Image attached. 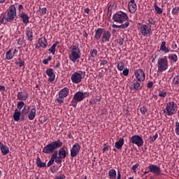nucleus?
I'll return each mask as SVG.
<instances>
[{"label":"nucleus","instance_id":"obj_61","mask_svg":"<svg viewBox=\"0 0 179 179\" xmlns=\"http://www.w3.org/2000/svg\"><path fill=\"white\" fill-rule=\"evenodd\" d=\"M107 62H108L106 59L101 60V65H106Z\"/></svg>","mask_w":179,"mask_h":179},{"label":"nucleus","instance_id":"obj_33","mask_svg":"<svg viewBox=\"0 0 179 179\" xmlns=\"http://www.w3.org/2000/svg\"><path fill=\"white\" fill-rule=\"evenodd\" d=\"M30 111V106L29 105H24V106L22 108L21 110V114L23 115H27V114H29V112Z\"/></svg>","mask_w":179,"mask_h":179},{"label":"nucleus","instance_id":"obj_31","mask_svg":"<svg viewBox=\"0 0 179 179\" xmlns=\"http://www.w3.org/2000/svg\"><path fill=\"white\" fill-rule=\"evenodd\" d=\"M36 166L39 169H43V167H47V164L45 162H41V159L39 157L36 158Z\"/></svg>","mask_w":179,"mask_h":179},{"label":"nucleus","instance_id":"obj_58","mask_svg":"<svg viewBox=\"0 0 179 179\" xmlns=\"http://www.w3.org/2000/svg\"><path fill=\"white\" fill-rule=\"evenodd\" d=\"M147 87L148 89H152V87H153V82L151 81L150 83H148Z\"/></svg>","mask_w":179,"mask_h":179},{"label":"nucleus","instance_id":"obj_29","mask_svg":"<svg viewBox=\"0 0 179 179\" xmlns=\"http://www.w3.org/2000/svg\"><path fill=\"white\" fill-rule=\"evenodd\" d=\"M22 115V113L20 110H19L18 108H16L15 110L14 114H13V120L14 121H19L20 120V116Z\"/></svg>","mask_w":179,"mask_h":179},{"label":"nucleus","instance_id":"obj_63","mask_svg":"<svg viewBox=\"0 0 179 179\" xmlns=\"http://www.w3.org/2000/svg\"><path fill=\"white\" fill-rule=\"evenodd\" d=\"M17 9L20 12L23 9V6L22 4L18 5Z\"/></svg>","mask_w":179,"mask_h":179},{"label":"nucleus","instance_id":"obj_53","mask_svg":"<svg viewBox=\"0 0 179 179\" xmlns=\"http://www.w3.org/2000/svg\"><path fill=\"white\" fill-rule=\"evenodd\" d=\"M54 162H55V159H53L52 158H50L49 162L47 164V167H51L52 164H54Z\"/></svg>","mask_w":179,"mask_h":179},{"label":"nucleus","instance_id":"obj_39","mask_svg":"<svg viewBox=\"0 0 179 179\" xmlns=\"http://www.w3.org/2000/svg\"><path fill=\"white\" fill-rule=\"evenodd\" d=\"M64 100H65V98L59 95V96L55 99V101L58 104H62V103H64Z\"/></svg>","mask_w":179,"mask_h":179},{"label":"nucleus","instance_id":"obj_17","mask_svg":"<svg viewBox=\"0 0 179 179\" xmlns=\"http://www.w3.org/2000/svg\"><path fill=\"white\" fill-rule=\"evenodd\" d=\"M110 38H111V33L110 31H106V29H104L101 36L102 42L107 43L110 41Z\"/></svg>","mask_w":179,"mask_h":179},{"label":"nucleus","instance_id":"obj_7","mask_svg":"<svg viewBox=\"0 0 179 179\" xmlns=\"http://www.w3.org/2000/svg\"><path fill=\"white\" fill-rule=\"evenodd\" d=\"M158 72H164L167 71L169 68V60L167 57L165 56L164 58H160L157 61Z\"/></svg>","mask_w":179,"mask_h":179},{"label":"nucleus","instance_id":"obj_23","mask_svg":"<svg viewBox=\"0 0 179 179\" xmlns=\"http://www.w3.org/2000/svg\"><path fill=\"white\" fill-rule=\"evenodd\" d=\"M68 94H69V89H68V87H64L60 90L59 92V96L64 99L65 97H67Z\"/></svg>","mask_w":179,"mask_h":179},{"label":"nucleus","instance_id":"obj_32","mask_svg":"<svg viewBox=\"0 0 179 179\" xmlns=\"http://www.w3.org/2000/svg\"><path fill=\"white\" fill-rule=\"evenodd\" d=\"M108 176L110 179H115L117 178V171L115 169H110L108 171Z\"/></svg>","mask_w":179,"mask_h":179},{"label":"nucleus","instance_id":"obj_20","mask_svg":"<svg viewBox=\"0 0 179 179\" xmlns=\"http://www.w3.org/2000/svg\"><path fill=\"white\" fill-rule=\"evenodd\" d=\"M36 107H34L29 109L28 114V120L30 121H33L36 118Z\"/></svg>","mask_w":179,"mask_h":179},{"label":"nucleus","instance_id":"obj_45","mask_svg":"<svg viewBox=\"0 0 179 179\" xmlns=\"http://www.w3.org/2000/svg\"><path fill=\"white\" fill-rule=\"evenodd\" d=\"M158 96L164 99L167 96V92L164 91H159Z\"/></svg>","mask_w":179,"mask_h":179},{"label":"nucleus","instance_id":"obj_3","mask_svg":"<svg viewBox=\"0 0 179 179\" xmlns=\"http://www.w3.org/2000/svg\"><path fill=\"white\" fill-rule=\"evenodd\" d=\"M86 97H89V92H83L78 91L74 95L70 103V106L76 108L78 106V103L80 101H83Z\"/></svg>","mask_w":179,"mask_h":179},{"label":"nucleus","instance_id":"obj_6","mask_svg":"<svg viewBox=\"0 0 179 179\" xmlns=\"http://www.w3.org/2000/svg\"><path fill=\"white\" fill-rule=\"evenodd\" d=\"M164 113L165 115H174L177 113V104L174 101L169 102L164 110Z\"/></svg>","mask_w":179,"mask_h":179},{"label":"nucleus","instance_id":"obj_42","mask_svg":"<svg viewBox=\"0 0 179 179\" xmlns=\"http://www.w3.org/2000/svg\"><path fill=\"white\" fill-rule=\"evenodd\" d=\"M113 6H109L108 7V17H109V19L111 17V15H113Z\"/></svg>","mask_w":179,"mask_h":179},{"label":"nucleus","instance_id":"obj_10","mask_svg":"<svg viewBox=\"0 0 179 179\" xmlns=\"http://www.w3.org/2000/svg\"><path fill=\"white\" fill-rule=\"evenodd\" d=\"M130 142L134 145H136L138 148L143 146V138L139 135H134L130 138Z\"/></svg>","mask_w":179,"mask_h":179},{"label":"nucleus","instance_id":"obj_5","mask_svg":"<svg viewBox=\"0 0 179 179\" xmlns=\"http://www.w3.org/2000/svg\"><path fill=\"white\" fill-rule=\"evenodd\" d=\"M71 54L69 55V59L72 61V62H76L77 59L80 58V49L78 45L73 44L70 47Z\"/></svg>","mask_w":179,"mask_h":179},{"label":"nucleus","instance_id":"obj_2","mask_svg":"<svg viewBox=\"0 0 179 179\" xmlns=\"http://www.w3.org/2000/svg\"><path fill=\"white\" fill-rule=\"evenodd\" d=\"M16 6L15 5H11L9 7V10L7 12V16L3 17L1 20V24H6L7 23H12L13 20H15V17H16Z\"/></svg>","mask_w":179,"mask_h":179},{"label":"nucleus","instance_id":"obj_52","mask_svg":"<svg viewBox=\"0 0 179 179\" xmlns=\"http://www.w3.org/2000/svg\"><path fill=\"white\" fill-rule=\"evenodd\" d=\"M52 58V57L51 56H49V57H48V59H44L43 60V64H44L45 65L48 64V62H49V61H51Z\"/></svg>","mask_w":179,"mask_h":179},{"label":"nucleus","instance_id":"obj_1","mask_svg":"<svg viewBox=\"0 0 179 179\" xmlns=\"http://www.w3.org/2000/svg\"><path fill=\"white\" fill-rule=\"evenodd\" d=\"M62 141L58 139L57 141H55L51 142L50 143L46 145L43 149V153H45V155H52L51 159L55 160L58 157V150L57 149H59V148H62Z\"/></svg>","mask_w":179,"mask_h":179},{"label":"nucleus","instance_id":"obj_62","mask_svg":"<svg viewBox=\"0 0 179 179\" xmlns=\"http://www.w3.org/2000/svg\"><path fill=\"white\" fill-rule=\"evenodd\" d=\"M61 66V62H57V64L54 66V68H59Z\"/></svg>","mask_w":179,"mask_h":179},{"label":"nucleus","instance_id":"obj_26","mask_svg":"<svg viewBox=\"0 0 179 179\" xmlns=\"http://www.w3.org/2000/svg\"><path fill=\"white\" fill-rule=\"evenodd\" d=\"M20 17H22V23H24V24H28V23H29V15H27V14H26V13H21L20 14Z\"/></svg>","mask_w":179,"mask_h":179},{"label":"nucleus","instance_id":"obj_8","mask_svg":"<svg viewBox=\"0 0 179 179\" xmlns=\"http://www.w3.org/2000/svg\"><path fill=\"white\" fill-rule=\"evenodd\" d=\"M142 87H143V83L136 79H134L129 86L130 90L133 93L138 92V90H142Z\"/></svg>","mask_w":179,"mask_h":179},{"label":"nucleus","instance_id":"obj_14","mask_svg":"<svg viewBox=\"0 0 179 179\" xmlns=\"http://www.w3.org/2000/svg\"><path fill=\"white\" fill-rule=\"evenodd\" d=\"M71 79L73 83H80L82 82V74L79 72H75L71 75Z\"/></svg>","mask_w":179,"mask_h":179},{"label":"nucleus","instance_id":"obj_56","mask_svg":"<svg viewBox=\"0 0 179 179\" xmlns=\"http://www.w3.org/2000/svg\"><path fill=\"white\" fill-rule=\"evenodd\" d=\"M15 64L19 66L20 68H22V66H24V61L23 60H20V62H16Z\"/></svg>","mask_w":179,"mask_h":179},{"label":"nucleus","instance_id":"obj_15","mask_svg":"<svg viewBox=\"0 0 179 179\" xmlns=\"http://www.w3.org/2000/svg\"><path fill=\"white\" fill-rule=\"evenodd\" d=\"M128 9L130 13H135V12H136L138 8L136 3H135V0H131L128 3Z\"/></svg>","mask_w":179,"mask_h":179},{"label":"nucleus","instance_id":"obj_64","mask_svg":"<svg viewBox=\"0 0 179 179\" xmlns=\"http://www.w3.org/2000/svg\"><path fill=\"white\" fill-rule=\"evenodd\" d=\"M117 179H121V172L120 171H117Z\"/></svg>","mask_w":179,"mask_h":179},{"label":"nucleus","instance_id":"obj_49","mask_svg":"<svg viewBox=\"0 0 179 179\" xmlns=\"http://www.w3.org/2000/svg\"><path fill=\"white\" fill-rule=\"evenodd\" d=\"M39 12L41 13V15H45V13H47V8H39Z\"/></svg>","mask_w":179,"mask_h":179},{"label":"nucleus","instance_id":"obj_54","mask_svg":"<svg viewBox=\"0 0 179 179\" xmlns=\"http://www.w3.org/2000/svg\"><path fill=\"white\" fill-rule=\"evenodd\" d=\"M122 73L124 75V76H128V75H129V69H124V70H123Z\"/></svg>","mask_w":179,"mask_h":179},{"label":"nucleus","instance_id":"obj_57","mask_svg":"<svg viewBox=\"0 0 179 179\" xmlns=\"http://www.w3.org/2000/svg\"><path fill=\"white\" fill-rule=\"evenodd\" d=\"M148 23H149V24H151L152 26H154V24H156V22L155 20H153V18H152V17H150L148 20Z\"/></svg>","mask_w":179,"mask_h":179},{"label":"nucleus","instance_id":"obj_28","mask_svg":"<svg viewBox=\"0 0 179 179\" xmlns=\"http://www.w3.org/2000/svg\"><path fill=\"white\" fill-rule=\"evenodd\" d=\"M26 36L28 41H33V29L31 28L27 29Z\"/></svg>","mask_w":179,"mask_h":179},{"label":"nucleus","instance_id":"obj_55","mask_svg":"<svg viewBox=\"0 0 179 179\" xmlns=\"http://www.w3.org/2000/svg\"><path fill=\"white\" fill-rule=\"evenodd\" d=\"M117 43L120 44V45H124V38L120 36L117 39Z\"/></svg>","mask_w":179,"mask_h":179},{"label":"nucleus","instance_id":"obj_22","mask_svg":"<svg viewBox=\"0 0 179 179\" xmlns=\"http://www.w3.org/2000/svg\"><path fill=\"white\" fill-rule=\"evenodd\" d=\"M103 31L104 29L102 28H98L96 30H95L94 38L96 40V41H99V40L101 38V34H103Z\"/></svg>","mask_w":179,"mask_h":179},{"label":"nucleus","instance_id":"obj_51","mask_svg":"<svg viewBox=\"0 0 179 179\" xmlns=\"http://www.w3.org/2000/svg\"><path fill=\"white\" fill-rule=\"evenodd\" d=\"M55 48L56 47L52 45L51 48L48 50V51H50V52H51L52 55H55Z\"/></svg>","mask_w":179,"mask_h":179},{"label":"nucleus","instance_id":"obj_38","mask_svg":"<svg viewBox=\"0 0 179 179\" xmlns=\"http://www.w3.org/2000/svg\"><path fill=\"white\" fill-rule=\"evenodd\" d=\"M179 14V7L176 6L172 9V15L174 16H178Z\"/></svg>","mask_w":179,"mask_h":179},{"label":"nucleus","instance_id":"obj_9","mask_svg":"<svg viewBox=\"0 0 179 179\" xmlns=\"http://www.w3.org/2000/svg\"><path fill=\"white\" fill-rule=\"evenodd\" d=\"M140 31L144 37H150L152 36V26L141 24Z\"/></svg>","mask_w":179,"mask_h":179},{"label":"nucleus","instance_id":"obj_59","mask_svg":"<svg viewBox=\"0 0 179 179\" xmlns=\"http://www.w3.org/2000/svg\"><path fill=\"white\" fill-rule=\"evenodd\" d=\"M138 167H139V164H134V165L132 166V169H131L133 170V171H135Z\"/></svg>","mask_w":179,"mask_h":179},{"label":"nucleus","instance_id":"obj_41","mask_svg":"<svg viewBox=\"0 0 179 179\" xmlns=\"http://www.w3.org/2000/svg\"><path fill=\"white\" fill-rule=\"evenodd\" d=\"M117 69L118 71H124V63L120 61L117 63Z\"/></svg>","mask_w":179,"mask_h":179},{"label":"nucleus","instance_id":"obj_48","mask_svg":"<svg viewBox=\"0 0 179 179\" xmlns=\"http://www.w3.org/2000/svg\"><path fill=\"white\" fill-rule=\"evenodd\" d=\"M63 159H64L63 158H61L60 157L58 156L57 158L55 159V162L56 164H61V163H62Z\"/></svg>","mask_w":179,"mask_h":179},{"label":"nucleus","instance_id":"obj_21","mask_svg":"<svg viewBox=\"0 0 179 179\" xmlns=\"http://www.w3.org/2000/svg\"><path fill=\"white\" fill-rule=\"evenodd\" d=\"M38 44L40 45V47H42V48H47L48 46V42L47 41V39L44 37L40 38L38 41Z\"/></svg>","mask_w":179,"mask_h":179},{"label":"nucleus","instance_id":"obj_24","mask_svg":"<svg viewBox=\"0 0 179 179\" xmlns=\"http://www.w3.org/2000/svg\"><path fill=\"white\" fill-rule=\"evenodd\" d=\"M66 147H60V148L58 150L59 152V157H61L62 159H65L66 157V150H65Z\"/></svg>","mask_w":179,"mask_h":179},{"label":"nucleus","instance_id":"obj_43","mask_svg":"<svg viewBox=\"0 0 179 179\" xmlns=\"http://www.w3.org/2000/svg\"><path fill=\"white\" fill-rule=\"evenodd\" d=\"M90 55H91V57L94 58V57H96V55H97V49L91 50H90Z\"/></svg>","mask_w":179,"mask_h":179},{"label":"nucleus","instance_id":"obj_37","mask_svg":"<svg viewBox=\"0 0 179 179\" xmlns=\"http://www.w3.org/2000/svg\"><path fill=\"white\" fill-rule=\"evenodd\" d=\"M173 85L175 86H179V76H176L172 80Z\"/></svg>","mask_w":179,"mask_h":179},{"label":"nucleus","instance_id":"obj_27","mask_svg":"<svg viewBox=\"0 0 179 179\" xmlns=\"http://www.w3.org/2000/svg\"><path fill=\"white\" fill-rule=\"evenodd\" d=\"M124 138H120L115 143V148L116 149H122V146H124Z\"/></svg>","mask_w":179,"mask_h":179},{"label":"nucleus","instance_id":"obj_16","mask_svg":"<svg viewBox=\"0 0 179 179\" xmlns=\"http://www.w3.org/2000/svg\"><path fill=\"white\" fill-rule=\"evenodd\" d=\"M45 73L49 77L48 82H54L55 80V73H54V69H46Z\"/></svg>","mask_w":179,"mask_h":179},{"label":"nucleus","instance_id":"obj_46","mask_svg":"<svg viewBox=\"0 0 179 179\" xmlns=\"http://www.w3.org/2000/svg\"><path fill=\"white\" fill-rule=\"evenodd\" d=\"M159 138V135L157 134H156L155 136H151L150 137V142L152 143V142H155V141H156V139Z\"/></svg>","mask_w":179,"mask_h":179},{"label":"nucleus","instance_id":"obj_13","mask_svg":"<svg viewBox=\"0 0 179 179\" xmlns=\"http://www.w3.org/2000/svg\"><path fill=\"white\" fill-rule=\"evenodd\" d=\"M148 169L150 171V173H152L155 174V176H160L162 173V171H160V166L155 164H150L148 166Z\"/></svg>","mask_w":179,"mask_h":179},{"label":"nucleus","instance_id":"obj_19","mask_svg":"<svg viewBox=\"0 0 179 179\" xmlns=\"http://www.w3.org/2000/svg\"><path fill=\"white\" fill-rule=\"evenodd\" d=\"M0 150L3 156H6L9 153V147L8 145H3V143L0 142Z\"/></svg>","mask_w":179,"mask_h":179},{"label":"nucleus","instance_id":"obj_60","mask_svg":"<svg viewBox=\"0 0 179 179\" xmlns=\"http://www.w3.org/2000/svg\"><path fill=\"white\" fill-rule=\"evenodd\" d=\"M66 176L64 174H62L61 176H57L56 179H65Z\"/></svg>","mask_w":179,"mask_h":179},{"label":"nucleus","instance_id":"obj_25","mask_svg":"<svg viewBox=\"0 0 179 179\" xmlns=\"http://www.w3.org/2000/svg\"><path fill=\"white\" fill-rule=\"evenodd\" d=\"M112 27H113V29H127V27H129V21L125 22L121 25H117L115 24H113L112 25Z\"/></svg>","mask_w":179,"mask_h":179},{"label":"nucleus","instance_id":"obj_36","mask_svg":"<svg viewBox=\"0 0 179 179\" xmlns=\"http://www.w3.org/2000/svg\"><path fill=\"white\" fill-rule=\"evenodd\" d=\"M6 58L8 60H10L13 59V55H12V50H9L6 52Z\"/></svg>","mask_w":179,"mask_h":179},{"label":"nucleus","instance_id":"obj_40","mask_svg":"<svg viewBox=\"0 0 179 179\" xmlns=\"http://www.w3.org/2000/svg\"><path fill=\"white\" fill-rule=\"evenodd\" d=\"M25 105L26 104L24 103V102L23 101H20L17 102V108L18 110H22Z\"/></svg>","mask_w":179,"mask_h":179},{"label":"nucleus","instance_id":"obj_44","mask_svg":"<svg viewBox=\"0 0 179 179\" xmlns=\"http://www.w3.org/2000/svg\"><path fill=\"white\" fill-rule=\"evenodd\" d=\"M24 43V37L19 38L17 39V45H23V43Z\"/></svg>","mask_w":179,"mask_h":179},{"label":"nucleus","instance_id":"obj_4","mask_svg":"<svg viewBox=\"0 0 179 179\" xmlns=\"http://www.w3.org/2000/svg\"><path fill=\"white\" fill-rule=\"evenodd\" d=\"M113 20L115 23L122 24L124 22H129V17H128V14L125 12L117 11L113 15Z\"/></svg>","mask_w":179,"mask_h":179},{"label":"nucleus","instance_id":"obj_47","mask_svg":"<svg viewBox=\"0 0 179 179\" xmlns=\"http://www.w3.org/2000/svg\"><path fill=\"white\" fill-rule=\"evenodd\" d=\"M140 111L142 114V115H145L148 113V109L145 108V106H143L140 108Z\"/></svg>","mask_w":179,"mask_h":179},{"label":"nucleus","instance_id":"obj_11","mask_svg":"<svg viewBox=\"0 0 179 179\" xmlns=\"http://www.w3.org/2000/svg\"><path fill=\"white\" fill-rule=\"evenodd\" d=\"M134 76L136 78V80H138V82H143L145 79V71L142 69H138L134 71Z\"/></svg>","mask_w":179,"mask_h":179},{"label":"nucleus","instance_id":"obj_12","mask_svg":"<svg viewBox=\"0 0 179 179\" xmlns=\"http://www.w3.org/2000/svg\"><path fill=\"white\" fill-rule=\"evenodd\" d=\"M70 152L71 157H76L79 155V152H80V145L78 143H75Z\"/></svg>","mask_w":179,"mask_h":179},{"label":"nucleus","instance_id":"obj_50","mask_svg":"<svg viewBox=\"0 0 179 179\" xmlns=\"http://www.w3.org/2000/svg\"><path fill=\"white\" fill-rule=\"evenodd\" d=\"M175 128H176L175 131H176V135L179 136V122H176Z\"/></svg>","mask_w":179,"mask_h":179},{"label":"nucleus","instance_id":"obj_34","mask_svg":"<svg viewBox=\"0 0 179 179\" xmlns=\"http://www.w3.org/2000/svg\"><path fill=\"white\" fill-rule=\"evenodd\" d=\"M169 59L172 61V62H177V61H178V57L176 54H169Z\"/></svg>","mask_w":179,"mask_h":179},{"label":"nucleus","instance_id":"obj_30","mask_svg":"<svg viewBox=\"0 0 179 179\" xmlns=\"http://www.w3.org/2000/svg\"><path fill=\"white\" fill-rule=\"evenodd\" d=\"M160 51H163V52H164L165 54L170 52V49H169V48L166 47V41L162 42V44L160 46Z\"/></svg>","mask_w":179,"mask_h":179},{"label":"nucleus","instance_id":"obj_18","mask_svg":"<svg viewBox=\"0 0 179 179\" xmlns=\"http://www.w3.org/2000/svg\"><path fill=\"white\" fill-rule=\"evenodd\" d=\"M17 97L20 101H24L29 99V94L26 92H19L17 93Z\"/></svg>","mask_w":179,"mask_h":179},{"label":"nucleus","instance_id":"obj_35","mask_svg":"<svg viewBox=\"0 0 179 179\" xmlns=\"http://www.w3.org/2000/svg\"><path fill=\"white\" fill-rule=\"evenodd\" d=\"M154 8H155V10L157 12L158 15H162V13H163V9L157 6V3H154Z\"/></svg>","mask_w":179,"mask_h":179}]
</instances>
